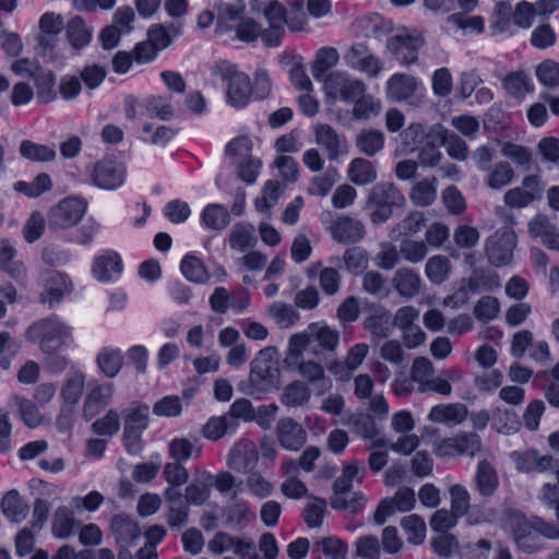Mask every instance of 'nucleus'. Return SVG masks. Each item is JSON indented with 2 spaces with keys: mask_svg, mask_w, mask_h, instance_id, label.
Wrapping results in <instances>:
<instances>
[{
  "mask_svg": "<svg viewBox=\"0 0 559 559\" xmlns=\"http://www.w3.org/2000/svg\"><path fill=\"white\" fill-rule=\"evenodd\" d=\"M338 343L337 330L323 323H311L305 331L289 337L287 359L298 361L306 352L317 357L323 352L332 353Z\"/></svg>",
  "mask_w": 559,
  "mask_h": 559,
  "instance_id": "f257e3e1",
  "label": "nucleus"
},
{
  "mask_svg": "<svg viewBox=\"0 0 559 559\" xmlns=\"http://www.w3.org/2000/svg\"><path fill=\"white\" fill-rule=\"evenodd\" d=\"M25 337L38 345L43 354H56L72 341V329L57 317L34 322L25 332Z\"/></svg>",
  "mask_w": 559,
  "mask_h": 559,
  "instance_id": "f03ea898",
  "label": "nucleus"
},
{
  "mask_svg": "<svg viewBox=\"0 0 559 559\" xmlns=\"http://www.w3.org/2000/svg\"><path fill=\"white\" fill-rule=\"evenodd\" d=\"M405 198L392 182H380L373 186L367 198L366 209L370 212V221L373 224L386 222L395 209L404 205Z\"/></svg>",
  "mask_w": 559,
  "mask_h": 559,
  "instance_id": "7ed1b4c3",
  "label": "nucleus"
},
{
  "mask_svg": "<svg viewBox=\"0 0 559 559\" xmlns=\"http://www.w3.org/2000/svg\"><path fill=\"white\" fill-rule=\"evenodd\" d=\"M211 73L227 82V100L234 107H243L249 103L252 93L249 76L238 71L236 66L221 60L215 62L211 68Z\"/></svg>",
  "mask_w": 559,
  "mask_h": 559,
  "instance_id": "20e7f679",
  "label": "nucleus"
},
{
  "mask_svg": "<svg viewBox=\"0 0 559 559\" xmlns=\"http://www.w3.org/2000/svg\"><path fill=\"white\" fill-rule=\"evenodd\" d=\"M123 418L122 442L129 453H136L141 449V437L148 427V405L140 401L131 403L121 413Z\"/></svg>",
  "mask_w": 559,
  "mask_h": 559,
  "instance_id": "39448f33",
  "label": "nucleus"
},
{
  "mask_svg": "<svg viewBox=\"0 0 559 559\" xmlns=\"http://www.w3.org/2000/svg\"><path fill=\"white\" fill-rule=\"evenodd\" d=\"M86 207V202L80 198H64L50 207L47 214L48 227L58 231L76 225L85 214Z\"/></svg>",
  "mask_w": 559,
  "mask_h": 559,
  "instance_id": "423d86ee",
  "label": "nucleus"
},
{
  "mask_svg": "<svg viewBox=\"0 0 559 559\" xmlns=\"http://www.w3.org/2000/svg\"><path fill=\"white\" fill-rule=\"evenodd\" d=\"M366 84L347 75L345 72L335 71L325 78L324 90L328 98L354 103L366 93Z\"/></svg>",
  "mask_w": 559,
  "mask_h": 559,
  "instance_id": "0eeeda50",
  "label": "nucleus"
},
{
  "mask_svg": "<svg viewBox=\"0 0 559 559\" xmlns=\"http://www.w3.org/2000/svg\"><path fill=\"white\" fill-rule=\"evenodd\" d=\"M515 243L516 236L511 227L498 229L486 240L485 251L488 261L497 267L509 264L513 258Z\"/></svg>",
  "mask_w": 559,
  "mask_h": 559,
  "instance_id": "6e6552de",
  "label": "nucleus"
},
{
  "mask_svg": "<svg viewBox=\"0 0 559 559\" xmlns=\"http://www.w3.org/2000/svg\"><path fill=\"white\" fill-rule=\"evenodd\" d=\"M38 285L41 287L39 300L50 308L61 301L66 294L72 289V284L66 274L56 270H44L38 275Z\"/></svg>",
  "mask_w": 559,
  "mask_h": 559,
  "instance_id": "1a4fd4ad",
  "label": "nucleus"
},
{
  "mask_svg": "<svg viewBox=\"0 0 559 559\" xmlns=\"http://www.w3.org/2000/svg\"><path fill=\"white\" fill-rule=\"evenodd\" d=\"M416 495L413 488L407 486L400 487L393 497L384 498L378 504L374 513L373 521L378 525H382L388 518L396 512H408L415 508Z\"/></svg>",
  "mask_w": 559,
  "mask_h": 559,
  "instance_id": "9d476101",
  "label": "nucleus"
},
{
  "mask_svg": "<svg viewBox=\"0 0 559 559\" xmlns=\"http://www.w3.org/2000/svg\"><path fill=\"white\" fill-rule=\"evenodd\" d=\"M316 144L325 153L330 162L337 160L347 151L344 135L328 123L318 122L312 126Z\"/></svg>",
  "mask_w": 559,
  "mask_h": 559,
  "instance_id": "9b49d317",
  "label": "nucleus"
},
{
  "mask_svg": "<svg viewBox=\"0 0 559 559\" xmlns=\"http://www.w3.org/2000/svg\"><path fill=\"white\" fill-rule=\"evenodd\" d=\"M343 58L349 68L366 73L370 78H377L382 71V62L364 43L353 44Z\"/></svg>",
  "mask_w": 559,
  "mask_h": 559,
  "instance_id": "f8f14e48",
  "label": "nucleus"
},
{
  "mask_svg": "<svg viewBox=\"0 0 559 559\" xmlns=\"http://www.w3.org/2000/svg\"><path fill=\"white\" fill-rule=\"evenodd\" d=\"M288 366H295L301 379L314 385L318 395H322L332 389V380L326 376L324 367L314 360L305 359L304 355L298 361L285 359Z\"/></svg>",
  "mask_w": 559,
  "mask_h": 559,
  "instance_id": "ddd939ff",
  "label": "nucleus"
},
{
  "mask_svg": "<svg viewBox=\"0 0 559 559\" xmlns=\"http://www.w3.org/2000/svg\"><path fill=\"white\" fill-rule=\"evenodd\" d=\"M364 465L352 462L343 466L342 475L333 484V495L330 498L331 507L335 510H345V495L353 488V480L362 481Z\"/></svg>",
  "mask_w": 559,
  "mask_h": 559,
  "instance_id": "4468645a",
  "label": "nucleus"
},
{
  "mask_svg": "<svg viewBox=\"0 0 559 559\" xmlns=\"http://www.w3.org/2000/svg\"><path fill=\"white\" fill-rule=\"evenodd\" d=\"M275 432L278 443L287 451L297 452L307 442L306 429L292 417L281 418Z\"/></svg>",
  "mask_w": 559,
  "mask_h": 559,
  "instance_id": "2eb2a0df",
  "label": "nucleus"
},
{
  "mask_svg": "<svg viewBox=\"0 0 559 559\" xmlns=\"http://www.w3.org/2000/svg\"><path fill=\"white\" fill-rule=\"evenodd\" d=\"M126 168L111 159H103L95 164L93 170V182L100 189L115 190L123 185Z\"/></svg>",
  "mask_w": 559,
  "mask_h": 559,
  "instance_id": "dca6fc26",
  "label": "nucleus"
},
{
  "mask_svg": "<svg viewBox=\"0 0 559 559\" xmlns=\"http://www.w3.org/2000/svg\"><path fill=\"white\" fill-rule=\"evenodd\" d=\"M115 385L111 382L96 384L85 395L82 406V417L90 421L99 415L111 403Z\"/></svg>",
  "mask_w": 559,
  "mask_h": 559,
  "instance_id": "f3484780",
  "label": "nucleus"
},
{
  "mask_svg": "<svg viewBox=\"0 0 559 559\" xmlns=\"http://www.w3.org/2000/svg\"><path fill=\"white\" fill-rule=\"evenodd\" d=\"M258 461V450L249 440H240L235 443L227 457V464L231 469L245 474L253 472Z\"/></svg>",
  "mask_w": 559,
  "mask_h": 559,
  "instance_id": "a211bd4d",
  "label": "nucleus"
},
{
  "mask_svg": "<svg viewBox=\"0 0 559 559\" xmlns=\"http://www.w3.org/2000/svg\"><path fill=\"white\" fill-rule=\"evenodd\" d=\"M424 45V39L418 35L407 33L396 34L388 39V49L403 64H412L417 60V51Z\"/></svg>",
  "mask_w": 559,
  "mask_h": 559,
  "instance_id": "6ab92c4d",
  "label": "nucleus"
},
{
  "mask_svg": "<svg viewBox=\"0 0 559 559\" xmlns=\"http://www.w3.org/2000/svg\"><path fill=\"white\" fill-rule=\"evenodd\" d=\"M362 326L369 332L372 342L388 338L392 332V316L383 306H372L362 321Z\"/></svg>",
  "mask_w": 559,
  "mask_h": 559,
  "instance_id": "aec40b11",
  "label": "nucleus"
},
{
  "mask_svg": "<svg viewBox=\"0 0 559 559\" xmlns=\"http://www.w3.org/2000/svg\"><path fill=\"white\" fill-rule=\"evenodd\" d=\"M274 361L265 350H260L259 355L251 361L249 374L250 390H246L247 394H253L254 389H262L272 384L274 377Z\"/></svg>",
  "mask_w": 559,
  "mask_h": 559,
  "instance_id": "412c9836",
  "label": "nucleus"
},
{
  "mask_svg": "<svg viewBox=\"0 0 559 559\" xmlns=\"http://www.w3.org/2000/svg\"><path fill=\"white\" fill-rule=\"evenodd\" d=\"M419 87V81L406 73L393 74L385 84L388 99L402 103L412 98Z\"/></svg>",
  "mask_w": 559,
  "mask_h": 559,
  "instance_id": "4be33fe9",
  "label": "nucleus"
},
{
  "mask_svg": "<svg viewBox=\"0 0 559 559\" xmlns=\"http://www.w3.org/2000/svg\"><path fill=\"white\" fill-rule=\"evenodd\" d=\"M334 240L341 243H355L365 237V225L361 221L350 216H340L331 225Z\"/></svg>",
  "mask_w": 559,
  "mask_h": 559,
  "instance_id": "5701e85b",
  "label": "nucleus"
},
{
  "mask_svg": "<svg viewBox=\"0 0 559 559\" xmlns=\"http://www.w3.org/2000/svg\"><path fill=\"white\" fill-rule=\"evenodd\" d=\"M39 35L37 37L39 46L45 50H52L58 41V35L64 27L63 19L60 14L47 12L39 19Z\"/></svg>",
  "mask_w": 559,
  "mask_h": 559,
  "instance_id": "b1692460",
  "label": "nucleus"
},
{
  "mask_svg": "<svg viewBox=\"0 0 559 559\" xmlns=\"http://www.w3.org/2000/svg\"><path fill=\"white\" fill-rule=\"evenodd\" d=\"M110 532L120 547H129L141 535L138 523L124 513L112 516Z\"/></svg>",
  "mask_w": 559,
  "mask_h": 559,
  "instance_id": "393cba45",
  "label": "nucleus"
},
{
  "mask_svg": "<svg viewBox=\"0 0 559 559\" xmlns=\"http://www.w3.org/2000/svg\"><path fill=\"white\" fill-rule=\"evenodd\" d=\"M499 487V476L496 468L487 461L477 463L474 476V489L483 497H492Z\"/></svg>",
  "mask_w": 559,
  "mask_h": 559,
  "instance_id": "a878e982",
  "label": "nucleus"
},
{
  "mask_svg": "<svg viewBox=\"0 0 559 559\" xmlns=\"http://www.w3.org/2000/svg\"><path fill=\"white\" fill-rule=\"evenodd\" d=\"M392 284L397 294L406 299L414 298L421 290L419 274L409 267L399 269L392 278Z\"/></svg>",
  "mask_w": 559,
  "mask_h": 559,
  "instance_id": "bb28decb",
  "label": "nucleus"
},
{
  "mask_svg": "<svg viewBox=\"0 0 559 559\" xmlns=\"http://www.w3.org/2000/svg\"><path fill=\"white\" fill-rule=\"evenodd\" d=\"M515 466L525 473H544L555 467V460L551 455H540L536 450H527L515 454Z\"/></svg>",
  "mask_w": 559,
  "mask_h": 559,
  "instance_id": "cd10ccee",
  "label": "nucleus"
},
{
  "mask_svg": "<svg viewBox=\"0 0 559 559\" xmlns=\"http://www.w3.org/2000/svg\"><path fill=\"white\" fill-rule=\"evenodd\" d=\"M85 379L84 372L79 369H73L67 374L60 388L62 403L78 405L83 395Z\"/></svg>",
  "mask_w": 559,
  "mask_h": 559,
  "instance_id": "c85d7f7f",
  "label": "nucleus"
},
{
  "mask_svg": "<svg viewBox=\"0 0 559 559\" xmlns=\"http://www.w3.org/2000/svg\"><path fill=\"white\" fill-rule=\"evenodd\" d=\"M467 408L463 404H440L433 406L428 419L438 424L457 425L466 418Z\"/></svg>",
  "mask_w": 559,
  "mask_h": 559,
  "instance_id": "c756f323",
  "label": "nucleus"
},
{
  "mask_svg": "<svg viewBox=\"0 0 559 559\" xmlns=\"http://www.w3.org/2000/svg\"><path fill=\"white\" fill-rule=\"evenodd\" d=\"M225 512L226 521L233 527H243L254 519V513L251 511L249 503L240 499L237 492L233 493Z\"/></svg>",
  "mask_w": 559,
  "mask_h": 559,
  "instance_id": "7c9ffc66",
  "label": "nucleus"
},
{
  "mask_svg": "<svg viewBox=\"0 0 559 559\" xmlns=\"http://www.w3.org/2000/svg\"><path fill=\"white\" fill-rule=\"evenodd\" d=\"M377 169L373 163L364 157L354 158L348 166L347 177L357 186H367L377 180Z\"/></svg>",
  "mask_w": 559,
  "mask_h": 559,
  "instance_id": "2f4dec72",
  "label": "nucleus"
},
{
  "mask_svg": "<svg viewBox=\"0 0 559 559\" xmlns=\"http://www.w3.org/2000/svg\"><path fill=\"white\" fill-rule=\"evenodd\" d=\"M319 269L318 272V281L319 286L324 295L326 296H335L338 294L342 284V276L340 272L332 266H321V263L314 264L308 272V275L311 277L314 275L316 270Z\"/></svg>",
  "mask_w": 559,
  "mask_h": 559,
  "instance_id": "473e14b6",
  "label": "nucleus"
},
{
  "mask_svg": "<svg viewBox=\"0 0 559 559\" xmlns=\"http://www.w3.org/2000/svg\"><path fill=\"white\" fill-rule=\"evenodd\" d=\"M433 134L436 139L440 140L450 157L457 160H465L467 158V144L457 134L444 130L441 127L433 129Z\"/></svg>",
  "mask_w": 559,
  "mask_h": 559,
  "instance_id": "72a5a7b5",
  "label": "nucleus"
},
{
  "mask_svg": "<svg viewBox=\"0 0 559 559\" xmlns=\"http://www.w3.org/2000/svg\"><path fill=\"white\" fill-rule=\"evenodd\" d=\"M436 177L424 178L413 185L409 191V199L414 205L425 207L431 205L437 198Z\"/></svg>",
  "mask_w": 559,
  "mask_h": 559,
  "instance_id": "f704fd0d",
  "label": "nucleus"
},
{
  "mask_svg": "<svg viewBox=\"0 0 559 559\" xmlns=\"http://www.w3.org/2000/svg\"><path fill=\"white\" fill-rule=\"evenodd\" d=\"M338 60L340 53L336 48L323 47L319 49L311 67L313 78L325 82V78L329 75L326 73L337 64Z\"/></svg>",
  "mask_w": 559,
  "mask_h": 559,
  "instance_id": "c9c22d12",
  "label": "nucleus"
},
{
  "mask_svg": "<svg viewBox=\"0 0 559 559\" xmlns=\"http://www.w3.org/2000/svg\"><path fill=\"white\" fill-rule=\"evenodd\" d=\"M311 399L310 388L301 380H296L284 388L281 402L287 407H301Z\"/></svg>",
  "mask_w": 559,
  "mask_h": 559,
  "instance_id": "e433bc0d",
  "label": "nucleus"
},
{
  "mask_svg": "<svg viewBox=\"0 0 559 559\" xmlns=\"http://www.w3.org/2000/svg\"><path fill=\"white\" fill-rule=\"evenodd\" d=\"M355 145L367 156H374L384 145V134L376 129H362L356 136Z\"/></svg>",
  "mask_w": 559,
  "mask_h": 559,
  "instance_id": "4c0bfd02",
  "label": "nucleus"
},
{
  "mask_svg": "<svg viewBox=\"0 0 559 559\" xmlns=\"http://www.w3.org/2000/svg\"><path fill=\"white\" fill-rule=\"evenodd\" d=\"M99 370L108 378H115L122 368L123 355L118 348H103L96 356Z\"/></svg>",
  "mask_w": 559,
  "mask_h": 559,
  "instance_id": "58836bf2",
  "label": "nucleus"
},
{
  "mask_svg": "<svg viewBox=\"0 0 559 559\" xmlns=\"http://www.w3.org/2000/svg\"><path fill=\"white\" fill-rule=\"evenodd\" d=\"M66 35L74 49H82L92 39V32L81 16H74L67 23Z\"/></svg>",
  "mask_w": 559,
  "mask_h": 559,
  "instance_id": "ea45409f",
  "label": "nucleus"
},
{
  "mask_svg": "<svg viewBox=\"0 0 559 559\" xmlns=\"http://www.w3.org/2000/svg\"><path fill=\"white\" fill-rule=\"evenodd\" d=\"M536 520H543V518L533 516L531 520H527L525 515L519 511H509L506 513V523L511 531L514 542L516 538L526 535L531 531H534L538 534V530L535 523Z\"/></svg>",
  "mask_w": 559,
  "mask_h": 559,
  "instance_id": "a19ab883",
  "label": "nucleus"
},
{
  "mask_svg": "<svg viewBox=\"0 0 559 559\" xmlns=\"http://www.w3.org/2000/svg\"><path fill=\"white\" fill-rule=\"evenodd\" d=\"M451 269L452 265L449 258L437 254L427 260L425 274L431 283L439 285L449 278Z\"/></svg>",
  "mask_w": 559,
  "mask_h": 559,
  "instance_id": "79ce46f5",
  "label": "nucleus"
},
{
  "mask_svg": "<svg viewBox=\"0 0 559 559\" xmlns=\"http://www.w3.org/2000/svg\"><path fill=\"white\" fill-rule=\"evenodd\" d=\"M255 242L253 226L242 223L233 226L229 234V245L233 249L243 252L253 248Z\"/></svg>",
  "mask_w": 559,
  "mask_h": 559,
  "instance_id": "37998d69",
  "label": "nucleus"
},
{
  "mask_svg": "<svg viewBox=\"0 0 559 559\" xmlns=\"http://www.w3.org/2000/svg\"><path fill=\"white\" fill-rule=\"evenodd\" d=\"M238 425V421L230 419L227 414L212 417L203 427V436L210 440H217L226 433L234 432Z\"/></svg>",
  "mask_w": 559,
  "mask_h": 559,
  "instance_id": "c03bdc74",
  "label": "nucleus"
},
{
  "mask_svg": "<svg viewBox=\"0 0 559 559\" xmlns=\"http://www.w3.org/2000/svg\"><path fill=\"white\" fill-rule=\"evenodd\" d=\"M19 152L22 157L32 162H51L56 158L57 153L53 147L38 144L29 140L21 142Z\"/></svg>",
  "mask_w": 559,
  "mask_h": 559,
  "instance_id": "a18cd8bd",
  "label": "nucleus"
},
{
  "mask_svg": "<svg viewBox=\"0 0 559 559\" xmlns=\"http://www.w3.org/2000/svg\"><path fill=\"white\" fill-rule=\"evenodd\" d=\"M33 80L36 86V96L39 102L46 104L56 98L53 91L55 75L50 70L37 69Z\"/></svg>",
  "mask_w": 559,
  "mask_h": 559,
  "instance_id": "49530a36",
  "label": "nucleus"
},
{
  "mask_svg": "<svg viewBox=\"0 0 559 559\" xmlns=\"http://www.w3.org/2000/svg\"><path fill=\"white\" fill-rule=\"evenodd\" d=\"M74 516L72 511L66 507H59L52 519L51 533L57 538H68L73 533Z\"/></svg>",
  "mask_w": 559,
  "mask_h": 559,
  "instance_id": "de8ad7c7",
  "label": "nucleus"
},
{
  "mask_svg": "<svg viewBox=\"0 0 559 559\" xmlns=\"http://www.w3.org/2000/svg\"><path fill=\"white\" fill-rule=\"evenodd\" d=\"M401 527L406 534L407 542L413 545H420L426 538V523L418 514H409L402 518Z\"/></svg>",
  "mask_w": 559,
  "mask_h": 559,
  "instance_id": "09e8293b",
  "label": "nucleus"
},
{
  "mask_svg": "<svg viewBox=\"0 0 559 559\" xmlns=\"http://www.w3.org/2000/svg\"><path fill=\"white\" fill-rule=\"evenodd\" d=\"M1 509L5 516L13 522L23 521L28 511L27 506L22 501L16 490H11L5 493L1 501Z\"/></svg>",
  "mask_w": 559,
  "mask_h": 559,
  "instance_id": "8fccbe9b",
  "label": "nucleus"
},
{
  "mask_svg": "<svg viewBox=\"0 0 559 559\" xmlns=\"http://www.w3.org/2000/svg\"><path fill=\"white\" fill-rule=\"evenodd\" d=\"M338 177L335 167H329L325 173L311 178L307 192L310 195L325 197L329 194L333 186L336 183Z\"/></svg>",
  "mask_w": 559,
  "mask_h": 559,
  "instance_id": "3c124183",
  "label": "nucleus"
},
{
  "mask_svg": "<svg viewBox=\"0 0 559 559\" xmlns=\"http://www.w3.org/2000/svg\"><path fill=\"white\" fill-rule=\"evenodd\" d=\"M121 270V259L116 253L98 257L93 264V274L98 281L109 280L112 273H120Z\"/></svg>",
  "mask_w": 559,
  "mask_h": 559,
  "instance_id": "603ef678",
  "label": "nucleus"
},
{
  "mask_svg": "<svg viewBox=\"0 0 559 559\" xmlns=\"http://www.w3.org/2000/svg\"><path fill=\"white\" fill-rule=\"evenodd\" d=\"M503 87L512 97H523L526 93L533 91L530 76L523 71L509 73L503 79Z\"/></svg>",
  "mask_w": 559,
  "mask_h": 559,
  "instance_id": "864d4df0",
  "label": "nucleus"
},
{
  "mask_svg": "<svg viewBox=\"0 0 559 559\" xmlns=\"http://www.w3.org/2000/svg\"><path fill=\"white\" fill-rule=\"evenodd\" d=\"M230 221L226 207L219 204H210L202 212L203 224L213 230H222L228 226Z\"/></svg>",
  "mask_w": 559,
  "mask_h": 559,
  "instance_id": "5fc2aeb1",
  "label": "nucleus"
},
{
  "mask_svg": "<svg viewBox=\"0 0 559 559\" xmlns=\"http://www.w3.org/2000/svg\"><path fill=\"white\" fill-rule=\"evenodd\" d=\"M501 154L511 159L518 166L523 167L524 170L528 171L532 169L534 164L532 151L528 147L506 142L501 146Z\"/></svg>",
  "mask_w": 559,
  "mask_h": 559,
  "instance_id": "6e6d98bb",
  "label": "nucleus"
},
{
  "mask_svg": "<svg viewBox=\"0 0 559 559\" xmlns=\"http://www.w3.org/2000/svg\"><path fill=\"white\" fill-rule=\"evenodd\" d=\"M120 415L115 408H109L106 414L96 419L92 426V431L102 437H112L120 429Z\"/></svg>",
  "mask_w": 559,
  "mask_h": 559,
  "instance_id": "4d7b16f0",
  "label": "nucleus"
},
{
  "mask_svg": "<svg viewBox=\"0 0 559 559\" xmlns=\"http://www.w3.org/2000/svg\"><path fill=\"white\" fill-rule=\"evenodd\" d=\"M180 34V28L170 25L169 28L160 24L152 25L147 31V40L157 49L163 50L171 44L173 36Z\"/></svg>",
  "mask_w": 559,
  "mask_h": 559,
  "instance_id": "13d9d810",
  "label": "nucleus"
},
{
  "mask_svg": "<svg viewBox=\"0 0 559 559\" xmlns=\"http://www.w3.org/2000/svg\"><path fill=\"white\" fill-rule=\"evenodd\" d=\"M269 314L282 329L292 328L299 320V313L292 306L283 302L272 304Z\"/></svg>",
  "mask_w": 559,
  "mask_h": 559,
  "instance_id": "bf43d9fd",
  "label": "nucleus"
},
{
  "mask_svg": "<svg viewBox=\"0 0 559 559\" xmlns=\"http://www.w3.org/2000/svg\"><path fill=\"white\" fill-rule=\"evenodd\" d=\"M514 178V170L507 162H499L495 165L493 169L488 174L487 186L490 189L499 190L508 186Z\"/></svg>",
  "mask_w": 559,
  "mask_h": 559,
  "instance_id": "052dcab7",
  "label": "nucleus"
},
{
  "mask_svg": "<svg viewBox=\"0 0 559 559\" xmlns=\"http://www.w3.org/2000/svg\"><path fill=\"white\" fill-rule=\"evenodd\" d=\"M500 286V280L497 273L476 271L467 281V288L471 293L477 294L483 290H492Z\"/></svg>",
  "mask_w": 559,
  "mask_h": 559,
  "instance_id": "680f3d73",
  "label": "nucleus"
},
{
  "mask_svg": "<svg viewBox=\"0 0 559 559\" xmlns=\"http://www.w3.org/2000/svg\"><path fill=\"white\" fill-rule=\"evenodd\" d=\"M12 402L17 406L22 420L29 428L39 426L43 421V417L36 404L25 397L15 396Z\"/></svg>",
  "mask_w": 559,
  "mask_h": 559,
  "instance_id": "e2e57ef3",
  "label": "nucleus"
},
{
  "mask_svg": "<svg viewBox=\"0 0 559 559\" xmlns=\"http://www.w3.org/2000/svg\"><path fill=\"white\" fill-rule=\"evenodd\" d=\"M401 257L413 264L420 263L428 254V247L423 240L406 239L400 245Z\"/></svg>",
  "mask_w": 559,
  "mask_h": 559,
  "instance_id": "0e129e2a",
  "label": "nucleus"
},
{
  "mask_svg": "<svg viewBox=\"0 0 559 559\" xmlns=\"http://www.w3.org/2000/svg\"><path fill=\"white\" fill-rule=\"evenodd\" d=\"M252 141L247 135H240L231 140L225 148L226 155L234 164L252 157Z\"/></svg>",
  "mask_w": 559,
  "mask_h": 559,
  "instance_id": "69168bd1",
  "label": "nucleus"
},
{
  "mask_svg": "<svg viewBox=\"0 0 559 559\" xmlns=\"http://www.w3.org/2000/svg\"><path fill=\"white\" fill-rule=\"evenodd\" d=\"M183 276L193 283H203L209 278L204 264L193 255H187L180 264Z\"/></svg>",
  "mask_w": 559,
  "mask_h": 559,
  "instance_id": "338daca9",
  "label": "nucleus"
},
{
  "mask_svg": "<svg viewBox=\"0 0 559 559\" xmlns=\"http://www.w3.org/2000/svg\"><path fill=\"white\" fill-rule=\"evenodd\" d=\"M246 487L252 496L259 499L271 496L274 490V485L258 471L248 474Z\"/></svg>",
  "mask_w": 559,
  "mask_h": 559,
  "instance_id": "774afa93",
  "label": "nucleus"
}]
</instances>
